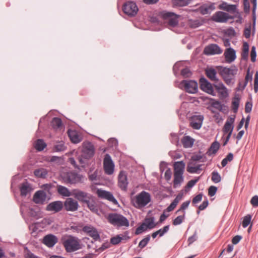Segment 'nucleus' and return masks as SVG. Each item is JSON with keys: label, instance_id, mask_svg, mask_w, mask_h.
Returning <instances> with one entry per match:
<instances>
[{"label": "nucleus", "instance_id": "nucleus-1", "mask_svg": "<svg viewBox=\"0 0 258 258\" xmlns=\"http://www.w3.org/2000/svg\"><path fill=\"white\" fill-rule=\"evenodd\" d=\"M62 242L65 249L68 252H72L82 248L81 240L77 237L71 235L63 237Z\"/></svg>", "mask_w": 258, "mask_h": 258}, {"label": "nucleus", "instance_id": "nucleus-2", "mask_svg": "<svg viewBox=\"0 0 258 258\" xmlns=\"http://www.w3.org/2000/svg\"><path fill=\"white\" fill-rule=\"evenodd\" d=\"M237 71L238 70L235 66L230 68L221 67L219 69V74L227 85L231 86L234 84V78Z\"/></svg>", "mask_w": 258, "mask_h": 258}, {"label": "nucleus", "instance_id": "nucleus-3", "mask_svg": "<svg viewBox=\"0 0 258 258\" xmlns=\"http://www.w3.org/2000/svg\"><path fill=\"white\" fill-rule=\"evenodd\" d=\"M151 200L150 194L142 191L135 196L132 200L133 206L137 209H142L146 206Z\"/></svg>", "mask_w": 258, "mask_h": 258}, {"label": "nucleus", "instance_id": "nucleus-4", "mask_svg": "<svg viewBox=\"0 0 258 258\" xmlns=\"http://www.w3.org/2000/svg\"><path fill=\"white\" fill-rule=\"evenodd\" d=\"M108 222L115 227H128L129 221L123 216L117 213H110L106 216Z\"/></svg>", "mask_w": 258, "mask_h": 258}, {"label": "nucleus", "instance_id": "nucleus-5", "mask_svg": "<svg viewBox=\"0 0 258 258\" xmlns=\"http://www.w3.org/2000/svg\"><path fill=\"white\" fill-rule=\"evenodd\" d=\"M234 116L229 117L223 127V132L225 134H227L226 140L223 143V146H225L229 140L233 130V123L234 122Z\"/></svg>", "mask_w": 258, "mask_h": 258}, {"label": "nucleus", "instance_id": "nucleus-6", "mask_svg": "<svg viewBox=\"0 0 258 258\" xmlns=\"http://www.w3.org/2000/svg\"><path fill=\"white\" fill-rule=\"evenodd\" d=\"M103 168L105 173L107 175H111L114 172V164L108 154H106L103 160Z\"/></svg>", "mask_w": 258, "mask_h": 258}, {"label": "nucleus", "instance_id": "nucleus-7", "mask_svg": "<svg viewBox=\"0 0 258 258\" xmlns=\"http://www.w3.org/2000/svg\"><path fill=\"white\" fill-rule=\"evenodd\" d=\"M122 10L128 16H134L137 14L138 8L136 3L133 2H127L123 5Z\"/></svg>", "mask_w": 258, "mask_h": 258}, {"label": "nucleus", "instance_id": "nucleus-8", "mask_svg": "<svg viewBox=\"0 0 258 258\" xmlns=\"http://www.w3.org/2000/svg\"><path fill=\"white\" fill-rule=\"evenodd\" d=\"M94 154V146L90 142L84 143L83 145L81 157L84 159H89L91 158Z\"/></svg>", "mask_w": 258, "mask_h": 258}, {"label": "nucleus", "instance_id": "nucleus-9", "mask_svg": "<svg viewBox=\"0 0 258 258\" xmlns=\"http://www.w3.org/2000/svg\"><path fill=\"white\" fill-rule=\"evenodd\" d=\"M181 84L184 87V90L189 93H195L198 90V84L195 81L183 80Z\"/></svg>", "mask_w": 258, "mask_h": 258}, {"label": "nucleus", "instance_id": "nucleus-10", "mask_svg": "<svg viewBox=\"0 0 258 258\" xmlns=\"http://www.w3.org/2000/svg\"><path fill=\"white\" fill-rule=\"evenodd\" d=\"M204 118V116L202 115L192 116L190 118V126L195 130L200 129L202 127Z\"/></svg>", "mask_w": 258, "mask_h": 258}, {"label": "nucleus", "instance_id": "nucleus-11", "mask_svg": "<svg viewBox=\"0 0 258 258\" xmlns=\"http://www.w3.org/2000/svg\"><path fill=\"white\" fill-rule=\"evenodd\" d=\"M231 17L227 13L218 11L215 13L212 17V20L216 22L226 23Z\"/></svg>", "mask_w": 258, "mask_h": 258}, {"label": "nucleus", "instance_id": "nucleus-12", "mask_svg": "<svg viewBox=\"0 0 258 258\" xmlns=\"http://www.w3.org/2000/svg\"><path fill=\"white\" fill-rule=\"evenodd\" d=\"M200 88L201 90L213 96H215L212 84L205 78H201L200 80Z\"/></svg>", "mask_w": 258, "mask_h": 258}, {"label": "nucleus", "instance_id": "nucleus-13", "mask_svg": "<svg viewBox=\"0 0 258 258\" xmlns=\"http://www.w3.org/2000/svg\"><path fill=\"white\" fill-rule=\"evenodd\" d=\"M72 195L79 201L85 203L91 199V196L90 194L79 190H74Z\"/></svg>", "mask_w": 258, "mask_h": 258}, {"label": "nucleus", "instance_id": "nucleus-14", "mask_svg": "<svg viewBox=\"0 0 258 258\" xmlns=\"http://www.w3.org/2000/svg\"><path fill=\"white\" fill-rule=\"evenodd\" d=\"M63 206L67 211L72 212L77 211L79 207L78 202L71 198L66 199Z\"/></svg>", "mask_w": 258, "mask_h": 258}, {"label": "nucleus", "instance_id": "nucleus-15", "mask_svg": "<svg viewBox=\"0 0 258 258\" xmlns=\"http://www.w3.org/2000/svg\"><path fill=\"white\" fill-rule=\"evenodd\" d=\"M222 52V49L217 45L212 44L205 47L204 53L207 55H214L221 54Z\"/></svg>", "mask_w": 258, "mask_h": 258}, {"label": "nucleus", "instance_id": "nucleus-16", "mask_svg": "<svg viewBox=\"0 0 258 258\" xmlns=\"http://www.w3.org/2000/svg\"><path fill=\"white\" fill-rule=\"evenodd\" d=\"M163 17L168 21L170 26L174 27L178 24V16L173 13L165 12L163 13Z\"/></svg>", "mask_w": 258, "mask_h": 258}, {"label": "nucleus", "instance_id": "nucleus-17", "mask_svg": "<svg viewBox=\"0 0 258 258\" xmlns=\"http://www.w3.org/2000/svg\"><path fill=\"white\" fill-rule=\"evenodd\" d=\"M64 181L67 183H75L78 182L80 178L79 175L73 172H68L63 177Z\"/></svg>", "mask_w": 258, "mask_h": 258}, {"label": "nucleus", "instance_id": "nucleus-18", "mask_svg": "<svg viewBox=\"0 0 258 258\" xmlns=\"http://www.w3.org/2000/svg\"><path fill=\"white\" fill-rule=\"evenodd\" d=\"M214 86L220 98H225L228 96V90L222 82L217 83Z\"/></svg>", "mask_w": 258, "mask_h": 258}, {"label": "nucleus", "instance_id": "nucleus-19", "mask_svg": "<svg viewBox=\"0 0 258 258\" xmlns=\"http://www.w3.org/2000/svg\"><path fill=\"white\" fill-rule=\"evenodd\" d=\"M63 208V203L61 201H55L49 203L46 208L47 211L57 213L60 211Z\"/></svg>", "mask_w": 258, "mask_h": 258}, {"label": "nucleus", "instance_id": "nucleus-20", "mask_svg": "<svg viewBox=\"0 0 258 258\" xmlns=\"http://www.w3.org/2000/svg\"><path fill=\"white\" fill-rule=\"evenodd\" d=\"M118 186L122 190H126L128 182L127 179V174L125 171H121L118 176Z\"/></svg>", "mask_w": 258, "mask_h": 258}, {"label": "nucleus", "instance_id": "nucleus-21", "mask_svg": "<svg viewBox=\"0 0 258 258\" xmlns=\"http://www.w3.org/2000/svg\"><path fill=\"white\" fill-rule=\"evenodd\" d=\"M58 241V238L53 234H48L43 237L42 242L48 247H53Z\"/></svg>", "mask_w": 258, "mask_h": 258}, {"label": "nucleus", "instance_id": "nucleus-22", "mask_svg": "<svg viewBox=\"0 0 258 258\" xmlns=\"http://www.w3.org/2000/svg\"><path fill=\"white\" fill-rule=\"evenodd\" d=\"M83 230L87 233L90 236L92 237L93 239L96 240L99 239V234L97 230L91 226H85Z\"/></svg>", "mask_w": 258, "mask_h": 258}, {"label": "nucleus", "instance_id": "nucleus-23", "mask_svg": "<svg viewBox=\"0 0 258 258\" xmlns=\"http://www.w3.org/2000/svg\"><path fill=\"white\" fill-rule=\"evenodd\" d=\"M202 165L197 164L193 161L189 162L187 166V171L190 173H199V171L202 170Z\"/></svg>", "mask_w": 258, "mask_h": 258}, {"label": "nucleus", "instance_id": "nucleus-24", "mask_svg": "<svg viewBox=\"0 0 258 258\" xmlns=\"http://www.w3.org/2000/svg\"><path fill=\"white\" fill-rule=\"evenodd\" d=\"M46 199V194L43 190L37 191L34 195L33 201L36 204L42 203Z\"/></svg>", "mask_w": 258, "mask_h": 258}, {"label": "nucleus", "instance_id": "nucleus-25", "mask_svg": "<svg viewBox=\"0 0 258 258\" xmlns=\"http://www.w3.org/2000/svg\"><path fill=\"white\" fill-rule=\"evenodd\" d=\"M174 174H183L185 163L183 161H177L174 163Z\"/></svg>", "mask_w": 258, "mask_h": 258}, {"label": "nucleus", "instance_id": "nucleus-26", "mask_svg": "<svg viewBox=\"0 0 258 258\" xmlns=\"http://www.w3.org/2000/svg\"><path fill=\"white\" fill-rule=\"evenodd\" d=\"M51 125L56 131H63L64 126L59 118L54 117L51 121Z\"/></svg>", "mask_w": 258, "mask_h": 258}, {"label": "nucleus", "instance_id": "nucleus-27", "mask_svg": "<svg viewBox=\"0 0 258 258\" xmlns=\"http://www.w3.org/2000/svg\"><path fill=\"white\" fill-rule=\"evenodd\" d=\"M97 193L100 198H104L112 202H116L113 195L108 191L98 189Z\"/></svg>", "mask_w": 258, "mask_h": 258}, {"label": "nucleus", "instance_id": "nucleus-28", "mask_svg": "<svg viewBox=\"0 0 258 258\" xmlns=\"http://www.w3.org/2000/svg\"><path fill=\"white\" fill-rule=\"evenodd\" d=\"M226 60L228 62L234 61L236 58L235 51L231 48H228L224 52Z\"/></svg>", "mask_w": 258, "mask_h": 258}, {"label": "nucleus", "instance_id": "nucleus-29", "mask_svg": "<svg viewBox=\"0 0 258 258\" xmlns=\"http://www.w3.org/2000/svg\"><path fill=\"white\" fill-rule=\"evenodd\" d=\"M215 7L214 4L210 5H204L201 6L199 9V12L202 15H206L210 13L211 11L215 10Z\"/></svg>", "mask_w": 258, "mask_h": 258}, {"label": "nucleus", "instance_id": "nucleus-30", "mask_svg": "<svg viewBox=\"0 0 258 258\" xmlns=\"http://www.w3.org/2000/svg\"><path fill=\"white\" fill-rule=\"evenodd\" d=\"M218 8L228 12L234 13L236 11V6L234 5H229L226 2H222L219 6Z\"/></svg>", "mask_w": 258, "mask_h": 258}, {"label": "nucleus", "instance_id": "nucleus-31", "mask_svg": "<svg viewBox=\"0 0 258 258\" xmlns=\"http://www.w3.org/2000/svg\"><path fill=\"white\" fill-rule=\"evenodd\" d=\"M68 134L71 141L73 143L77 144L81 142V138L76 131L74 130H69L68 131Z\"/></svg>", "mask_w": 258, "mask_h": 258}, {"label": "nucleus", "instance_id": "nucleus-32", "mask_svg": "<svg viewBox=\"0 0 258 258\" xmlns=\"http://www.w3.org/2000/svg\"><path fill=\"white\" fill-rule=\"evenodd\" d=\"M217 72L213 68L207 69L206 70V74L207 77L212 81H218V79L216 76Z\"/></svg>", "mask_w": 258, "mask_h": 258}, {"label": "nucleus", "instance_id": "nucleus-33", "mask_svg": "<svg viewBox=\"0 0 258 258\" xmlns=\"http://www.w3.org/2000/svg\"><path fill=\"white\" fill-rule=\"evenodd\" d=\"M194 140L189 136H185L181 140V143L184 148H190L194 144Z\"/></svg>", "mask_w": 258, "mask_h": 258}, {"label": "nucleus", "instance_id": "nucleus-34", "mask_svg": "<svg viewBox=\"0 0 258 258\" xmlns=\"http://www.w3.org/2000/svg\"><path fill=\"white\" fill-rule=\"evenodd\" d=\"M249 45L247 42H244L243 43L241 56L243 60H247L248 56Z\"/></svg>", "mask_w": 258, "mask_h": 258}, {"label": "nucleus", "instance_id": "nucleus-35", "mask_svg": "<svg viewBox=\"0 0 258 258\" xmlns=\"http://www.w3.org/2000/svg\"><path fill=\"white\" fill-rule=\"evenodd\" d=\"M183 181V174H174L173 187L176 188Z\"/></svg>", "mask_w": 258, "mask_h": 258}, {"label": "nucleus", "instance_id": "nucleus-36", "mask_svg": "<svg viewBox=\"0 0 258 258\" xmlns=\"http://www.w3.org/2000/svg\"><path fill=\"white\" fill-rule=\"evenodd\" d=\"M57 190L58 194L62 196L69 197L72 195L69 190L65 186L57 185Z\"/></svg>", "mask_w": 258, "mask_h": 258}, {"label": "nucleus", "instance_id": "nucleus-37", "mask_svg": "<svg viewBox=\"0 0 258 258\" xmlns=\"http://www.w3.org/2000/svg\"><path fill=\"white\" fill-rule=\"evenodd\" d=\"M31 187L27 183H23L21 185L20 191L21 195L23 196H26L31 191Z\"/></svg>", "mask_w": 258, "mask_h": 258}, {"label": "nucleus", "instance_id": "nucleus-38", "mask_svg": "<svg viewBox=\"0 0 258 258\" xmlns=\"http://www.w3.org/2000/svg\"><path fill=\"white\" fill-rule=\"evenodd\" d=\"M46 144L43 141V140L41 139L37 140L34 144L35 149L39 151L43 150L46 147Z\"/></svg>", "mask_w": 258, "mask_h": 258}, {"label": "nucleus", "instance_id": "nucleus-39", "mask_svg": "<svg viewBox=\"0 0 258 258\" xmlns=\"http://www.w3.org/2000/svg\"><path fill=\"white\" fill-rule=\"evenodd\" d=\"M34 175L37 177L45 178L47 175V171L44 168H40L34 171Z\"/></svg>", "mask_w": 258, "mask_h": 258}, {"label": "nucleus", "instance_id": "nucleus-40", "mask_svg": "<svg viewBox=\"0 0 258 258\" xmlns=\"http://www.w3.org/2000/svg\"><path fill=\"white\" fill-rule=\"evenodd\" d=\"M144 223L147 228L149 229H153L156 225V224L154 223V219L153 217L146 219Z\"/></svg>", "mask_w": 258, "mask_h": 258}, {"label": "nucleus", "instance_id": "nucleus-41", "mask_svg": "<svg viewBox=\"0 0 258 258\" xmlns=\"http://www.w3.org/2000/svg\"><path fill=\"white\" fill-rule=\"evenodd\" d=\"M185 212H183V214L177 216L175 219H174L172 223L173 225H178L181 224L185 219Z\"/></svg>", "mask_w": 258, "mask_h": 258}, {"label": "nucleus", "instance_id": "nucleus-42", "mask_svg": "<svg viewBox=\"0 0 258 258\" xmlns=\"http://www.w3.org/2000/svg\"><path fill=\"white\" fill-rule=\"evenodd\" d=\"M219 143L217 142H214V143H212L209 150V154H211V153L213 154H215L219 150Z\"/></svg>", "mask_w": 258, "mask_h": 258}, {"label": "nucleus", "instance_id": "nucleus-43", "mask_svg": "<svg viewBox=\"0 0 258 258\" xmlns=\"http://www.w3.org/2000/svg\"><path fill=\"white\" fill-rule=\"evenodd\" d=\"M126 239V238H125V236L121 237L120 235H117L111 238L110 243L113 245H116L120 243L122 239Z\"/></svg>", "mask_w": 258, "mask_h": 258}, {"label": "nucleus", "instance_id": "nucleus-44", "mask_svg": "<svg viewBox=\"0 0 258 258\" xmlns=\"http://www.w3.org/2000/svg\"><path fill=\"white\" fill-rule=\"evenodd\" d=\"M251 220V216L248 214L244 217L242 225L243 228H246L250 223Z\"/></svg>", "mask_w": 258, "mask_h": 258}, {"label": "nucleus", "instance_id": "nucleus-45", "mask_svg": "<svg viewBox=\"0 0 258 258\" xmlns=\"http://www.w3.org/2000/svg\"><path fill=\"white\" fill-rule=\"evenodd\" d=\"M150 239V236L149 235H147L145 237L144 239H143L139 244V247L142 249L144 247H145L147 244L148 243Z\"/></svg>", "mask_w": 258, "mask_h": 258}, {"label": "nucleus", "instance_id": "nucleus-46", "mask_svg": "<svg viewBox=\"0 0 258 258\" xmlns=\"http://www.w3.org/2000/svg\"><path fill=\"white\" fill-rule=\"evenodd\" d=\"M85 203L87 205V207L91 211L94 213L97 212V208L93 201H90V200L88 201V202H86Z\"/></svg>", "mask_w": 258, "mask_h": 258}, {"label": "nucleus", "instance_id": "nucleus-47", "mask_svg": "<svg viewBox=\"0 0 258 258\" xmlns=\"http://www.w3.org/2000/svg\"><path fill=\"white\" fill-rule=\"evenodd\" d=\"M188 24L190 27L192 28H196L202 25V23L198 20L189 21Z\"/></svg>", "mask_w": 258, "mask_h": 258}, {"label": "nucleus", "instance_id": "nucleus-48", "mask_svg": "<svg viewBox=\"0 0 258 258\" xmlns=\"http://www.w3.org/2000/svg\"><path fill=\"white\" fill-rule=\"evenodd\" d=\"M239 99L238 97L235 96L232 101V109L235 112L237 111L239 107Z\"/></svg>", "mask_w": 258, "mask_h": 258}, {"label": "nucleus", "instance_id": "nucleus-49", "mask_svg": "<svg viewBox=\"0 0 258 258\" xmlns=\"http://www.w3.org/2000/svg\"><path fill=\"white\" fill-rule=\"evenodd\" d=\"M190 203V201H186L182 204L180 208L176 212V213L181 212L183 214V212H185L184 210L188 207Z\"/></svg>", "mask_w": 258, "mask_h": 258}, {"label": "nucleus", "instance_id": "nucleus-50", "mask_svg": "<svg viewBox=\"0 0 258 258\" xmlns=\"http://www.w3.org/2000/svg\"><path fill=\"white\" fill-rule=\"evenodd\" d=\"M54 148L56 151L60 152L64 151L66 149V147L63 142H60L57 143L54 147Z\"/></svg>", "mask_w": 258, "mask_h": 258}, {"label": "nucleus", "instance_id": "nucleus-51", "mask_svg": "<svg viewBox=\"0 0 258 258\" xmlns=\"http://www.w3.org/2000/svg\"><path fill=\"white\" fill-rule=\"evenodd\" d=\"M212 180L215 183H218L221 181V176L217 172H213L212 174Z\"/></svg>", "mask_w": 258, "mask_h": 258}, {"label": "nucleus", "instance_id": "nucleus-52", "mask_svg": "<svg viewBox=\"0 0 258 258\" xmlns=\"http://www.w3.org/2000/svg\"><path fill=\"white\" fill-rule=\"evenodd\" d=\"M172 3L175 6L182 7L188 4L186 0H172Z\"/></svg>", "mask_w": 258, "mask_h": 258}, {"label": "nucleus", "instance_id": "nucleus-53", "mask_svg": "<svg viewBox=\"0 0 258 258\" xmlns=\"http://www.w3.org/2000/svg\"><path fill=\"white\" fill-rule=\"evenodd\" d=\"M147 229V227L143 223L141 226H140L136 229L135 234L136 235L141 234L143 231H145Z\"/></svg>", "mask_w": 258, "mask_h": 258}, {"label": "nucleus", "instance_id": "nucleus-54", "mask_svg": "<svg viewBox=\"0 0 258 258\" xmlns=\"http://www.w3.org/2000/svg\"><path fill=\"white\" fill-rule=\"evenodd\" d=\"M169 229V226L166 225L163 227V229H160L156 231L158 235H159L160 237L163 236L164 233H166Z\"/></svg>", "mask_w": 258, "mask_h": 258}, {"label": "nucleus", "instance_id": "nucleus-55", "mask_svg": "<svg viewBox=\"0 0 258 258\" xmlns=\"http://www.w3.org/2000/svg\"><path fill=\"white\" fill-rule=\"evenodd\" d=\"M252 80V75H250L249 73V71L247 72L245 78V81L243 82V84L242 85V88H245L247 84V83L249 81H251Z\"/></svg>", "mask_w": 258, "mask_h": 258}, {"label": "nucleus", "instance_id": "nucleus-56", "mask_svg": "<svg viewBox=\"0 0 258 258\" xmlns=\"http://www.w3.org/2000/svg\"><path fill=\"white\" fill-rule=\"evenodd\" d=\"M255 47L253 46L251 49L250 52V57H251V61L252 62H255L256 60V50H255Z\"/></svg>", "mask_w": 258, "mask_h": 258}, {"label": "nucleus", "instance_id": "nucleus-57", "mask_svg": "<svg viewBox=\"0 0 258 258\" xmlns=\"http://www.w3.org/2000/svg\"><path fill=\"white\" fill-rule=\"evenodd\" d=\"M251 33V25H249L247 27H246L244 30L243 35L246 38H249L250 36Z\"/></svg>", "mask_w": 258, "mask_h": 258}, {"label": "nucleus", "instance_id": "nucleus-58", "mask_svg": "<svg viewBox=\"0 0 258 258\" xmlns=\"http://www.w3.org/2000/svg\"><path fill=\"white\" fill-rule=\"evenodd\" d=\"M172 175V172L171 169H170V168L167 169L166 170L165 174H164L165 179L167 181L170 180L171 178Z\"/></svg>", "mask_w": 258, "mask_h": 258}, {"label": "nucleus", "instance_id": "nucleus-59", "mask_svg": "<svg viewBox=\"0 0 258 258\" xmlns=\"http://www.w3.org/2000/svg\"><path fill=\"white\" fill-rule=\"evenodd\" d=\"M217 188L216 186H211L208 189V195L210 197L214 196L217 191Z\"/></svg>", "mask_w": 258, "mask_h": 258}, {"label": "nucleus", "instance_id": "nucleus-60", "mask_svg": "<svg viewBox=\"0 0 258 258\" xmlns=\"http://www.w3.org/2000/svg\"><path fill=\"white\" fill-rule=\"evenodd\" d=\"M181 74L185 78L189 77L191 74L189 70L187 68L182 70Z\"/></svg>", "mask_w": 258, "mask_h": 258}, {"label": "nucleus", "instance_id": "nucleus-61", "mask_svg": "<svg viewBox=\"0 0 258 258\" xmlns=\"http://www.w3.org/2000/svg\"><path fill=\"white\" fill-rule=\"evenodd\" d=\"M250 203L253 207H257L258 206V196H255L253 197L251 200Z\"/></svg>", "mask_w": 258, "mask_h": 258}, {"label": "nucleus", "instance_id": "nucleus-62", "mask_svg": "<svg viewBox=\"0 0 258 258\" xmlns=\"http://www.w3.org/2000/svg\"><path fill=\"white\" fill-rule=\"evenodd\" d=\"M202 199V194H199L197 196H196L192 200V203L194 204H197L201 202Z\"/></svg>", "mask_w": 258, "mask_h": 258}, {"label": "nucleus", "instance_id": "nucleus-63", "mask_svg": "<svg viewBox=\"0 0 258 258\" xmlns=\"http://www.w3.org/2000/svg\"><path fill=\"white\" fill-rule=\"evenodd\" d=\"M243 4L244 11H249L250 9V5L248 0H243Z\"/></svg>", "mask_w": 258, "mask_h": 258}, {"label": "nucleus", "instance_id": "nucleus-64", "mask_svg": "<svg viewBox=\"0 0 258 258\" xmlns=\"http://www.w3.org/2000/svg\"><path fill=\"white\" fill-rule=\"evenodd\" d=\"M199 179L191 180L189 181L186 186L187 188H191L193 187L195 184L198 182Z\"/></svg>", "mask_w": 258, "mask_h": 258}]
</instances>
